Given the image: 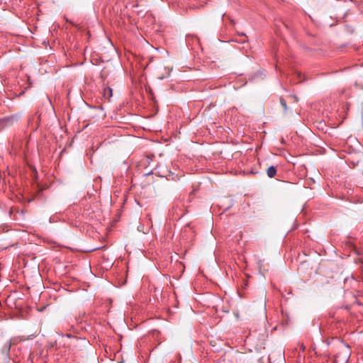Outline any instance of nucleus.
<instances>
[{
	"label": "nucleus",
	"instance_id": "obj_2",
	"mask_svg": "<svg viewBox=\"0 0 363 363\" xmlns=\"http://www.w3.org/2000/svg\"><path fill=\"white\" fill-rule=\"evenodd\" d=\"M267 174L269 178H273L277 174V167L274 166H270L267 169Z\"/></svg>",
	"mask_w": 363,
	"mask_h": 363
},
{
	"label": "nucleus",
	"instance_id": "obj_4",
	"mask_svg": "<svg viewBox=\"0 0 363 363\" xmlns=\"http://www.w3.org/2000/svg\"><path fill=\"white\" fill-rule=\"evenodd\" d=\"M241 37H242L243 38L242 39H240V40H236L235 41L236 42H239V43H244L245 42L247 41V36L244 34V33H242L241 34Z\"/></svg>",
	"mask_w": 363,
	"mask_h": 363
},
{
	"label": "nucleus",
	"instance_id": "obj_3",
	"mask_svg": "<svg viewBox=\"0 0 363 363\" xmlns=\"http://www.w3.org/2000/svg\"><path fill=\"white\" fill-rule=\"evenodd\" d=\"M280 104L282 106L284 111H286L288 108L286 101L283 98H280Z\"/></svg>",
	"mask_w": 363,
	"mask_h": 363
},
{
	"label": "nucleus",
	"instance_id": "obj_1",
	"mask_svg": "<svg viewBox=\"0 0 363 363\" xmlns=\"http://www.w3.org/2000/svg\"><path fill=\"white\" fill-rule=\"evenodd\" d=\"M113 95V90L109 86H105L103 91V96L107 100H110Z\"/></svg>",
	"mask_w": 363,
	"mask_h": 363
}]
</instances>
